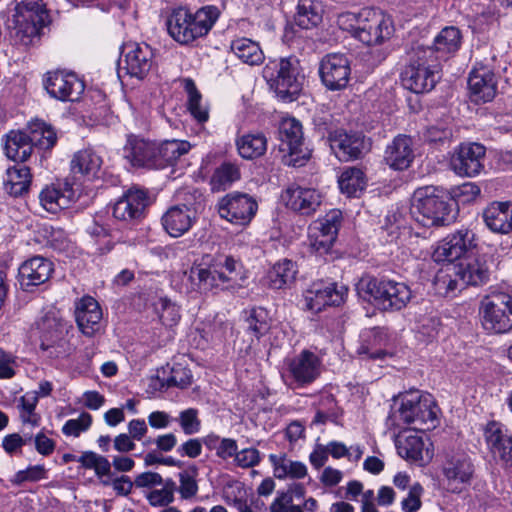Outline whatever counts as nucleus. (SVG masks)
Instances as JSON below:
<instances>
[{
	"instance_id": "f257e3e1",
	"label": "nucleus",
	"mask_w": 512,
	"mask_h": 512,
	"mask_svg": "<svg viewBox=\"0 0 512 512\" xmlns=\"http://www.w3.org/2000/svg\"><path fill=\"white\" fill-rule=\"evenodd\" d=\"M214 5L203 6L195 13L180 7L172 11L167 19L169 35L180 44H189L206 36L220 16Z\"/></svg>"
},
{
	"instance_id": "f03ea898",
	"label": "nucleus",
	"mask_w": 512,
	"mask_h": 512,
	"mask_svg": "<svg viewBox=\"0 0 512 512\" xmlns=\"http://www.w3.org/2000/svg\"><path fill=\"white\" fill-rule=\"evenodd\" d=\"M339 24L351 32L353 37L366 45H381L394 32L391 17L381 10L364 8L358 14L345 13L339 17Z\"/></svg>"
},
{
	"instance_id": "7ed1b4c3",
	"label": "nucleus",
	"mask_w": 512,
	"mask_h": 512,
	"mask_svg": "<svg viewBox=\"0 0 512 512\" xmlns=\"http://www.w3.org/2000/svg\"><path fill=\"white\" fill-rule=\"evenodd\" d=\"M40 349L47 357L63 359L75 350L71 343L73 325L55 307H49L38 322Z\"/></svg>"
},
{
	"instance_id": "20e7f679",
	"label": "nucleus",
	"mask_w": 512,
	"mask_h": 512,
	"mask_svg": "<svg viewBox=\"0 0 512 512\" xmlns=\"http://www.w3.org/2000/svg\"><path fill=\"white\" fill-rule=\"evenodd\" d=\"M262 76L284 102L296 100L302 90L304 75L299 60L294 56L269 60L263 67Z\"/></svg>"
},
{
	"instance_id": "39448f33",
	"label": "nucleus",
	"mask_w": 512,
	"mask_h": 512,
	"mask_svg": "<svg viewBox=\"0 0 512 512\" xmlns=\"http://www.w3.org/2000/svg\"><path fill=\"white\" fill-rule=\"evenodd\" d=\"M410 212L424 227L447 225L454 218L447 197L435 186L419 187L414 191Z\"/></svg>"
},
{
	"instance_id": "423d86ee",
	"label": "nucleus",
	"mask_w": 512,
	"mask_h": 512,
	"mask_svg": "<svg viewBox=\"0 0 512 512\" xmlns=\"http://www.w3.org/2000/svg\"><path fill=\"white\" fill-rule=\"evenodd\" d=\"M439 57L433 48L417 46L409 53V63L401 74L403 86L414 93L431 91L438 79Z\"/></svg>"
},
{
	"instance_id": "0eeeda50",
	"label": "nucleus",
	"mask_w": 512,
	"mask_h": 512,
	"mask_svg": "<svg viewBox=\"0 0 512 512\" xmlns=\"http://www.w3.org/2000/svg\"><path fill=\"white\" fill-rule=\"evenodd\" d=\"M358 295L373 302L383 310H401L412 297L410 288L402 282L378 280L371 276L362 277L356 284Z\"/></svg>"
},
{
	"instance_id": "6e6552de",
	"label": "nucleus",
	"mask_w": 512,
	"mask_h": 512,
	"mask_svg": "<svg viewBox=\"0 0 512 512\" xmlns=\"http://www.w3.org/2000/svg\"><path fill=\"white\" fill-rule=\"evenodd\" d=\"M239 264L231 256H218L208 266L193 265L185 278L191 291L206 293L237 279Z\"/></svg>"
},
{
	"instance_id": "1a4fd4ad",
	"label": "nucleus",
	"mask_w": 512,
	"mask_h": 512,
	"mask_svg": "<svg viewBox=\"0 0 512 512\" xmlns=\"http://www.w3.org/2000/svg\"><path fill=\"white\" fill-rule=\"evenodd\" d=\"M391 420L393 425L401 428L412 425L415 430H429L436 426V406L431 395L412 393L402 398L401 405Z\"/></svg>"
},
{
	"instance_id": "9d476101",
	"label": "nucleus",
	"mask_w": 512,
	"mask_h": 512,
	"mask_svg": "<svg viewBox=\"0 0 512 512\" xmlns=\"http://www.w3.org/2000/svg\"><path fill=\"white\" fill-rule=\"evenodd\" d=\"M281 162L292 167H301L309 160L311 153L304 147L301 123L293 118H283L279 125Z\"/></svg>"
},
{
	"instance_id": "9b49d317",
	"label": "nucleus",
	"mask_w": 512,
	"mask_h": 512,
	"mask_svg": "<svg viewBox=\"0 0 512 512\" xmlns=\"http://www.w3.org/2000/svg\"><path fill=\"white\" fill-rule=\"evenodd\" d=\"M483 327L492 333L512 330V296L505 292H493L480 303Z\"/></svg>"
},
{
	"instance_id": "f8f14e48",
	"label": "nucleus",
	"mask_w": 512,
	"mask_h": 512,
	"mask_svg": "<svg viewBox=\"0 0 512 512\" xmlns=\"http://www.w3.org/2000/svg\"><path fill=\"white\" fill-rule=\"evenodd\" d=\"M320 372V359L313 352L303 350L300 354L285 360L282 378L289 387L302 388L313 383Z\"/></svg>"
},
{
	"instance_id": "ddd939ff",
	"label": "nucleus",
	"mask_w": 512,
	"mask_h": 512,
	"mask_svg": "<svg viewBox=\"0 0 512 512\" xmlns=\"http://www.w3.org/2000/svg\"><path fill=\"white\" fill-rule=\"evenodd\" d=\"M43 86L50 97L63 102H76L81 99L85 84L74 72L56 70L47 72Z\"/></svg>"
},
{
	"instance_id": "4468645a",
	"label": "nucleus",
	"mask_w": 512,
	"mask_h": 512,
	"mask_svg": "<svg viewBox=\"0 0 512 512\" xmlns=\"http://www.w3.org/2000/svg\"><path fill=\"white\" fill-rule=\"evenodd\" d=\"M257 209L256 200L252 196L240 192L228 193L217 203V210L221 218L241 226L251 222Z\"/></svg>"
},
{
	"instance_id": "2eb2a0df",
	"label": "nucleus",
	"mask_w": 512,
	"mask_h": 512,
	"mask_svg": "<svg viewBox=\"0 0 512 512\" xmlns=\"http://www.w3.org/2000/svg\"><path fill=\"white\" fill-rule=\"evenodd\" d=\"M474 233L463 228L447 235L435 246L432 259L435 262H452L465 256L475 246Z\"/></svg>"
},
{
	"instance_id": "dca6fc26",
	"label": "nucleus",
	"mask_w": 512,
	"mask_h": 512,
	"mask_svg": "<svg viewBox=\"0 0 512 512\" xmlns=\"http://www.w3.org/2000/svg\"><path fill=\"white\" fill-rule=\"evenodd\" d=\"M442 473L449 491L460 493L464 486L470 484L474 474V465L467 454L455 452L446 455L442 464Z\"/></svg>"
},
{
	"instance_id": "f3484780",
	"label": "nucleus",
	"mask_w": 512,
	"mask_h": 512,
	"mask_svg": "<svg viewBox=\"0 0 512 512\" xmlns=\"http://www.w3.org/2000/svg\"><path fill=\"white\" fill-rule=\"evenodd\" d=\"M348 289L337 283L315 282L304 293L305 308L314 313L326 306H339L344 302Z\"/></svg>"
},
{
	"instance_id": "a211bd4d",
	"label": "nucleus",
	"mask_w": 512,
	"mask_h": 512,
	"mask_svg": "<svg viewBox=\"0 0 512 512\" xmlns=\"http://www.w3.org/2000/svg\"><path fill=\"white\" fill-rule=\"evenodd\" d=\"M319 74L327 89L341 90L347 86L350 79V62L344 54H328L320 62Z\"/></svg>"
},
{
	"instance_id": "6ab92c4d",
	"label": "nucleus",
	"mask_w": 512,
	"mask_h": 512,
	"mask_svg": "<svg viewBox=\"0 0 512 512\" xmlns=\"http://www.w3.org/2000/svg\"><path fill=\"white\" fill-rule=\"evenodd\" d=\"M331 150L341 161L359 159L371 148L370 140L360 133H347L338 130L330 134Z\"/></svg>"
},
{
	"instance_id": "aec40b11",
	"label": "nucleus",
	"mask_w": 512,
	"mask_h": 512,
	"mask_svg": "<svg viewBox=\"0 0 512 512\" xmlns=\"http://www.w3.org/2000/svg\"><path fill=\"white\" fill-rule=\"evenodd\" d=\"M485 147L479 143L461 144L451 157V168L459 176L473 177L483 169Z\"/></svg>"
},
{
	"instance_id": "412c9836",
	"label": "nucleus",
	"mask_w": 512,
	"mask_h": 512,
	"mask_svg": "<svg viewBox=\"0 0 512 512\" xmlns=\"http://www.w3.org/2000/svg\"><path fill=\"white\" fill-rule=\"evenodd\" d=\"M282 198L288 208L303 216L313 215L323 202V195L319 190L297 184L289 185Z\"/></svg>"
},
{
	"instance_id": "4be33fe9",
	"label": "nucleus",
	"mask_w": 512,
	"mask_h": 512,
	"mask_svg": "<svg viewBox=\"0 0 512 512\" xmlns=\"http://www.w3.org/2000/svg\"><path fill=\"white\" fill-rule=\"evenodd\" d=\"M123 68L127 74L138 79L144 78L153 66L154 53L146 43L130 42L122 47Z\"/></svg>"
},
{
	"instance_id": "5701e85b",
	"label": "nucleus",
	"mask_w": 512,
	"mask_h": 512,
	"mask_svg": "<svg viewBox=\"0 0 512 512\" xmlns=\"http://www.w3.org/2000/svg\"><path fill=\"white\" fill-rule=\"evenodd\" d=\"M470 98L475 103H486L497 94V79L493 70L482 63H477L468 78Z\"/></svg>"
},
{
	"instance_id": "b1692460",
	"label": "nucleus",
	"mask_w": 512,
	"mask_h": 512,
	"mask_svg": "<svg viewBox=\"0 0 512 512\" xmlns=\"http://www.w3.org/2000/svg\"><path fill=\"white\" fill-rule=\"evenodd\" d=\"M197 219L194 207L187 204H176L167 209L162 215L161 223L164 230L174 238L187 233Z\"/></svg>"
},
{
	"instance_id": "393cba45",
	"label": "nucleus",
	"mask_w": 512,
	"mask_h": 512,
	"mask_svg": "<svg viewBox=\"0 0 512 512\" xmlns=\"http://www.w3.org/2000/svg\"><path fill=\"white\" fill-rule=\"evenodd\" d=\"M103 317L99 303L91 296H83L75 303V319L79 330L93 336L101 328Z\"/></svg>"
},
{
	"instance_id": "a878e982",
	"label": "nucleus",
	"mask_w": 512,
	"mask_h": 512,
	"mask_svg": "<svg viewBox=\"0 0 512 512\" xmlns=\"http://www.w3.org/2000/svg\"><path fill=\"white\" fill-rule=\"evenodd\" d=\"M15 12L8 27L16 44L29 47L32 44V2L15 0Z\"/></svg>"
},
{
	"instance_id": "bb28decb",
	"label": "nucleus",
	"mask_w": 512,
	"mask_h": 512,
	"mask_svg": "<svg viewBox=\"0 0 512 512\" xmlns=\"http://www.w3.org/2000/svg\"><path fill=\"white\" fill-rule=\"evenodd\" d=\"M484 436L494 456L499 457L507 467H512V436L507 429L501 423L492 421L486 425Z\"/></svg>"
},
{
	"instance_id": "cd10ccee",
	"label": "nucleus",
	"mask_w": 512,
	"mask_h": 512,
	"mask_svg": "<svg viewBox=\"0 0 512 512\" xmlns=\"http://www.w3.org/2000/svg\"><path fill=\"white\" fill-rule=\"evenodd\" d=\"M147 193L138 188L129 189L113 206V216L122 221L141 217L147 205Z\"/></svg>"
},
{
	"instance_id": "c85d7f7f",
	"label": "nucleus",
	"mask_w": 512,
	"mask_h": 512,
	"mask_svg": "<svg viewBox=\"0 0 512 512\" xmlns=\"http://www.w3.org/2000/svg\"><path fill=\"white\" fill-rule=\"evenodd\" d=\"M413 159V141L407 135H398L386 148L385 160L394 170L407 169Z\"/></svg>"
},
{
	"instance_id": "c756f323",
	"label": "nucleus",
	"mask_w": 512,
	"mask_h": 512,
	"mask_svg": "<svg viewBox=\"0 0 512 512\" xmlns=\"http://www.w3.org/2000/svg\"><path fill=\"white\" fill-rule=\"evenodd\" d=\"M4 150L14 162H26L32 154V131L11 130L5 135Z\"/></svg>"
},
{
	"instance_id": "7c9ffc66",
	"label": "nucleus",
	"mask_w": 512,
	"mask_h": 512,
	"mask_svg": "<svg viewBox=\"0 0 512 512\" xmlns=\"http://www.w3.org/2000/svg\"><path fill=\"white\" fill-rule=\"evenodd\" d=\"M387 343L388 338L383 328L365 329L360 334V346L357 353L365 358L382 359L386 355L384 347Z\"/></svg>"
},
{
	"instance_id": "2f4dec72",
	"label": "nucleus",
	"mask_w": 512,
	"mask_h": 512,
	"mask_svg": "<svg viewBox=\"0 0 512 512\" xmlns=\"http://www.w3.org/2000/svg\"><path fill=\"white\" fill-rule=\"evenodd\" d=\"M487 227L497 233L507 234L512 231V203L494 202L483 212Z\"/></svg>"
},
{
	"instance_id": "473e14b6",
	"label": "nucleus",
	"mask_w": 512,
	"mask_h": 512,
	"mask_svg": "<svg viewBox=\"0 0 512 512\" xmlns=\"http://www.w3.org/2000/svg\"><path fill=\"white\" fill-rule=\"evenodd\" d=\"M126 159L137 167L153 168L156 145L147 140L131 137L124 148Z\"/></svg>"
},
{
	"instance_id": "72a5a7b5",
	"label": "nucleus",
	"mask_w": 512,
	"mask_h": 512,
	"mask_svg": "<svg viewBox=\"0 0 512 512\" xmlns=\"http://www.w3.org/2000/svg\"><path fill=\"white\" fill-rule=\"evenodd\" d=\"M434 292L442 297H454L463 287L457 265L447 264L440 268L432 281Z\"/></svg>"
},
{
	"instance_id": "f704fd0d",
	"label": "nucleus",
	"mask_w": 512,
	"mask_h": 512,
	"mask_svg": "<svg viewBox=\"0 0 512 512\" xmlns=\"http://www.w3.org/2000/svg\"><path fill=\"white\" fill-rule=\"evenodd\" d=\"M31 182V170L25 162H16V165L7 169V179L4 181V186L6 192L11 196L21 197L27 195Z\"/></svg>"
},
{
	"instance_id": "c9c22d12",
	"label": "nucleus",
	"mask_w": 512,
	"mask_h": 512,
	"mask_svg": "<svg viewBox=\"0 0 512 512\" xmlns=\"http://www.w3.org/2000/svg\"><path fill=\"white\" fill-rule=\"evenodd\" d=\"M103 160L92 149H84L76 152L70 162L71 172L74 176H85L88 179L98 177Z\"/></svg>"
},
{
	"instance_id": "e433bc0d",
	"label": "nucleus",
	"mask_w": 512,
	"mask_h": 512,
	"mask_svg": "<svg viewBox=\"0 0 512 512\" xmlns=\"http://www.w3.org/2000/svg\"><path fill=\"white\" fill-rule=\"evenodd\" d=\"M39 200L46 211L56 213L70 206L74 200V191L68 183H65L63 188L47 187L40 193Z\"/></svg>"
},
{
	"instance_id": "4c0bfd02",
	"label": "nucleus",
	"mask_w": 512,
	"mask_h": 512,
	"mask_svg": "<svg viewBox=\"0 0 512 512\" xmlns=\"http://www.w3.org/2000/svg\"><path fill=\"white\" fill-rule=\"evenodd\" d=\"M191 145L187 141L169 140L156 146L154 169H163L173 165L182 155L188 153Z\"/></svg>"
},
{
	"instance_id": "58836bf2",
	"label": "nucleus",
	"mask_w": 512,
	"mask_h": 512,
	"mask_svg": "<svg viewBox=\"0 0 512 512\" xmlns=\"http://www.w3.org/2000/svg\"><path fill=\"white\" fill-rule=\"evenodd\" d=\"M269 461L273 466V475L277 479H303L307 476V467L300 461H293L286 454H270Z\"/></svg>"
},
{
	"instance_id": "ea45409f",
	"label": "nucleus",
	"mask_w": 512,
	"mask_h": 512,
	"mask_svg": "<svg viewBox=\"0 0 512 512\" xmlns=\"http://www.w3.org/2000/svg\"><path fill=\"white\" fill-rule=\"evenodd\" d=\"M57 141L56 128L43 119L34 118V148L41 153V163L47 158V154L55 147Z\"/></svg>"
},
{
	"instance_id": "a19ab883",
	"label": "nucleus",
	"mask_w": 512,
	"mask_h": 512,
	"mask_svg": "<svg viewBox=\"0 0 512 512\" xmlns=\"http://www.w3.org/2000/svg\"><path fill=\"white\" fill-rule=\"evenodd\" d=\"M267 146V137L262 132L246 133L236 139L239 155L247 160L263 156L267 151Z\"/></svg>"
},
{
	"instance_id": "79ce46f5",
	"label": "nucleus",
	"mask_w": 512,
	"mask_h": 512,
	"mask_svg": "<svg viewBox=\"0 0 512 512\" xmlns=\"http://www.w3.org/2000/svg\"><path fill=\"white\" fill-rule=\"evenodd\" d=\"M458 272L463 286L466 285H482L489 280L490 269L485 260L475 258L466 263L457 265Z\"/></svg>"
},
{
	"instance_id": "37998d69",
	"label": "nucleus",
	"mask_w": 512,
	"mask_h": 512,
	"mask_svg": "<svg viewBox=\"0 0 512 512\" xmlns=\"http://www.w3.org/2000/svg\"><path fill=\"white\" fill-rule=\"evenodd\" d=\"M323 5L317 0H299L297 13L294 17L295 24L302 29L317 27L323 17Z\"/></svg>"
},
{
	"instance_id": "c03bdc74",
	"label": "nucleus",
	"mask_w": 512,
	"mask_h": 512,
	"mask_svg": "<svg viewBox=\"0 0 512 512\" xmlns=\"http://www.w3.org/2000/svg\"><path fill=\"white\" fill-rule=\"evenodd\" d=\"M78 462L86 469H93L103 486H112L111 463L109 460L93 451H86L79 457Z\"/></svg>"
},
{
	"instance_id": "a18cd8bd",
	"label": "nucleus",
	"mask_w": 512,
	"mask_h": 512,
	"mask_svg": "<svg viewBox=\"0 0 512 512\" xmlns=\"http://www.w3.org/2000/svg\"><path fill=\"white\" fill-rule=\"evenodd\" d=\"M183 88L187 94V107L192 117L199 123H205L209 119V108L204 103L194 81L190 78L182 80Z\"/></svg>"
},
{
	"instance_id": "49530a36",
	"label": "nucleus",
	"mask_w": 512,
	"mask_h": 512,
	"mask_svg": "<svg viewBox=\"0 0 512 512\" xmlns=\"http://www.w3.org/2000/svg\"><path fill=\"white\" fill-rule=\"evenodd\" d=\"M297 266L288 259L277 262L268 272L269 286L273 289H282L290 286L296 278Z\"/></svg>"
},
{
	"instance_id": "de8ad7c7",
	"label": "nucleus",
	"mask_w": 512,
	"mask_h": 512,
	"mask_svg": "<svg viewBox=\"0 0 512 512\" xmlns=\"http://www.w3.org/2000/svg\"><path fill=\"white\" fill-rule=\"evenodd\" d=\"M231 51L243 63L258 65L264 60V54L259 44L248 38H237L231 42Z\"/></svg>"
},
{
	"instance_id": "09e8293b",
	"label": "nucleus",
	"mask_w": 512,
	"mask_h": 512,
	"mask_svg": "<svg viewBox=\"0 0 512 512\" xmlns=\"http://www.w3.org/2000/svg\"><path fill=\"white\" fill-rule=\"evenodd\" d=\"M461 42L460 30L456 27H446L441 30L434 41V56H438L439 60L446 54L453 53L458 50Z\"/></svg>"
},
{
	"instance_id": "8fccbe9b",
	"label": "nucleus",
	"mask_w": 512,
	"mask_h": 512,
	"mask_svg": "<svg viewBox=\"0 0 512 512\" xmlns=\"http://www.w3.org/2000/svg\"><path fill=\"white\" fill-rule=\"evenodd\" d=\"M338 183L341 191L351 197L364 190L366 179L362 170L352 167L342 172Z\"/></svg>"
},
{
	"instance_id": "3c124183",
	"label": "nucleus",
	"mask_w": 512,
	"mask_h": 512,
	"mask_svg": "<svg viewBox=\"0 0 512 512\" xmlns=\"http://www.w3.org/2000/svg\"><path fill=\"white\" fill-rule=\"evenodd\" d=\"M154 311L159 320L166 327H173L178 324L181 315L179 307L166 297H160L153 304Z\"/></svg>"
},
{
	"instance_id": "603ef678",
	"label": "nucleus",
	"mask_w": 512,
	"mask_h": 512,
	"mask_svg": "<svg viewBox=\"0 0 512 512\" xmlns=\"http://www.w3.org/2000/svg\"><path fill=\"white\" fill-rule=\"evenodd\" d=\"M424 441L421 436L414 434L399 440L397 449L399 454L408 460L421 461L424 459Z\"/></svg>"
},
{
	"instance_id": "864d4df0",
	"label": "nucleus",
	"mask_w": 512,
	"mask_h": 512,
	"mask_svg": "<svg viewBox=\"0 0 512 512\" xmlns=\"http://www.w3.org/2000/svg\"><path fill=\"white\" fill-rule=\"evenodd\" d=\"M240 178L239 168L232 163H223L213 173L211 185L213 190H224Z\"/></svg>"
},
{
	"instance_id": "5fc2aeb1",
	"label": "nucleus",
	"mask_w": 512,
	"mask_h": 512,
	"mask_svg": "<svg viewBox=\"0 0 512 512\" xmlns=\"http://www.w3.org/2000/svg\"><path fill=\"white\" fill-rule=\"evenodd\" d=\"M342 223V212L338 209H332L323 217L318 218L310 224L315 231H322L326 235L336 239L339 228Z\"/></svg>"
},
{
	"instance_id": "6e6d98bb",
	"label": "nucleus",
	"mask_w": 512,
	"mask_h": 512,
	"mask_svg": "<svg viewBox=\"0 0 512 512\" xmlns=\"http://www.w3.org/2000/svg\"><path fill=\"white\" fill-rule=\"evenodd\" d=\"M246 325L247 330L259 339L269 329L266 310L262 308L252 309L246 318Z\"/></svg>"
},
{
	"instance_id": "4d7b16f0",
	"label": "nucleus",
	"mask_w": 512,
	"mask_h": 512,
	"mask_svg": "<svg viewBox=\"0 0 512 512\" xmlns=\"http://www.w3.org/2000/svg\"><path fill=\"white\" fill-rule=\"evenodd\" d=\"M177 421L186 435L197 434L201 429L199 412L195 408H188L179 413Z\"/></svg>"
},
{
	"instance_id": "13d9d810",
	"label": "nucleus",
	"mask_w": 512,
	"mask_h": 512,
	"mask_svg": "<svg viewBox=\"0 0 512 512\" xmlns=\"http://www.w3.org/2000/svg\"><path fill=\"white\" fill-rule=\"evenodd\" d=\"M308 241L310 248L319 255L327 254L332 248L336 239L326 235L322 231H315L309 227Z\"/></svg>"
},
{
	"instance_id": "bf43d9fd",
	"label": "nucleus",
	"mask_w": 512,
	"mask_h": 512,
	"mask_svg": "<svg viewBox=\"0 0 512 512\" xmlns=\"http://www.w3.org/2000/svg\"><path fill=\"white\" fill-rule=\"evenodd\" d=\"M147 499L152 506H167L174 499V482L169 480L161 489L150 491Z\"/></svg>"
},
{
	"instance_id": "052dcab7",
	"label": "nucleus",
	"mask_w": 512,
	"mask_h": 512,
	"mask_svg": "<svg viewBox=\"0 0 512 512\" xmlns=\"http://www.w3.org/2000/svg\"><path fill=\"white\" fill-rule=\"evenodd\" d=\"M51 16L43 4L34 3V37L44 36L50 31Z\"/></svg>"
},
{
	"instance_id": "680f3d73",
	"label": "nucleus",
	"mask_w": 512,
	"mask_h": 512,
	"mask_svg": "<svg viewBox=\"0 0 512 512\" xmlns=\"http://www.w3.org/2000/svg\"><path fill=\"white\" fill-rule=\"evenodd\" d=\"M425 139L431 143H443L452 136V129L448 120H441L430 125L425 132Z\"/></svg>"
},
{
	"instance_id": "e2e57ef3",
	"label": "nucleus",
	"mask_w": 512,
	"mask_h": 512,
	"mask_svg": "<svg viewBox=\"0 0 512 512\" xmlns=\"http://www.w3.org/2000/svg\"><path fill=\"white\" fill-rule=\"evenodd\" d=\"M92 424V416L83 412L78 418L69 419L62 427V432L66 436L78 437L82 432L89 429Z\"/></svg>"
},
{
	"instance_id": "0e129e2a",
	"label": "nucleus",
	"mask_w": 512,
	"mask_h": 512,
	"mask_svg": "<svg viewBox=\"0 0 512 512\" xmlns=\"http://www.w3.org/2000/svg\"><path fill=\"white\" fill-rule=\"evenodd\" d=\"M480 195V188L473 182H466L453 189V198L457 203L473 202Z\"/></svg>"
},
{
	"instance_id": "69168bd1",
	"label": "nucleus",
	"mask_w": 512,
	"mask_h": 512,
	"mask_svg": "<svg viewBox=\"0 0 512 512\" xmlns=\"http://www.w3.org/2000/svg\"><path fill=\"white\" fill-rule=\"evenodd\" d=\"M53 263L44 257L34 256V286L45 283L52 275Z\"/></svg>"
},
{
	"instance_id": "338daca9",
	"label": "nucleus",
	"mask_w": 512,
	"mask_h": 512,
	"mask_svg": "<svg viewBox=\"0 0 512 512\" xmlns=\"http://www.w3.org/2000/svg\"><path fill=\"white\" fill-rule=\"evenodd\" d=\"M192 375L190 370L176 365L171 370V375L167 379V386H176L179 388H186L191 384Z\"/></svg>"
},
{
	"instance_id": "774afa93",
	"label": "nucleus",
	"mask_w": 512,
	"mask_h": 512,
	"mask_svg": "<svg viewBox=\"0 0 512 512\" xmlns=\"http://www.w3.org/2000/svg\"><path fill=\"white\" fill-rule=\"evenodd\" d=\"M423 488L419 483H416L410 487L409 493L406 498L401 502L403 511L405 512H416L421 507V494Z\"/></svg>"
}]
</instances>
